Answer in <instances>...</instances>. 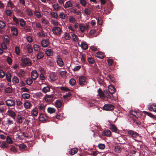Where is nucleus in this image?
Segmentation results:
<instances>
[{"instance_id":"nucleus-47","label":"nucleus","mask_w":156,"mask_h":156,"mask_svg":"<svg viewBox=\"0 0 156 156\" xmlns=\"http://www.w3.org/2000/svg\"><path fill=\"white\" fill-rule=\"evenodd\" d=\"M19 22L20 25L22 27H23L25 26L26 23L25 21L23 19H20L19 20Z\"/></svg>"},{"instance_id":"nucleus-15","label":"nucleus","mask_w":156,"mask_h":156,"mask_svg":"<svg viewBox=\"0 0 156 156\" xmlns=\"http://www.w3.org/2000/svg\"><path fill=\"white\" fill-rule=\"evenodd\" d=\"M52 7L55 11H59L61 9V6H60L59 4L57 3L54 4L52 5Z\"/></svg>"},{"instance_id":"nucleus-7","label":"nucleus","mask_w":156,"mask_h":156,"mask_svg":"<svg viewBox=\"0 0 156 156\" xmlns=\"http://www.w3.org/2000/svg\"><path fill=\"white\" fill-rule=\"evenodd\" d=\"M114 106L111 104H105L103 107V109L106 111H111L114 109Z\"/></svg>"},{"instance_id":"nucleus-64","label":"nucleus","mask_w":156,"mask_h":156,"mask_svg":"<svg viewBox=\"0 0 156 156\" xmlns=\"http://www.w3.org/2000/svg\"><path fill=\"white\" fill-rule=\"evenodd\" d=\"M84 13L86 15L89 16L90 14V11L87 9L86 8L84 10Z\"/></svg>"},{"instance_id":"nucleus-51","label":"nucleus","mask_w":156,"mask_h":156,"mask_svg":"<svg viewBox=\"0 0 156 156\" xmlns=\"http://www.w3.org/2000/svg\"><path fill=\"white\" fill-rule=\"evenodd\" d=\"M35 23V25L37 28H39V30H41L42 29V27L41 25V23L39 22H33V23Z\"/></svg>"},{"instance_id":"nucleus-63","label":"nucleus","mask_w":156,"mask_h":156,"mask_svg":"<svg viewBox=\"0 0 156 156\" xmlns=\"http://www.w3.org/2000/svg\"><path fill=\"white\" fill-rule=\"evenodd\" d=\"M130 113L136 118L138 117V113L136 111H131L130 112Z\"/></svg>"},{"instance_id":"nucleus-1","label":"nucleus","mask_w":156,"mask_h":156,"mask_svg":"<svg viewBox=\"0 0 156 156\" xmlns=\"http://www.w3.org/2000/svg\"><path fill=\"white\" fill-rule=\"evenodd\" d=\"M89 29V25L87 24L81 23L79 25V30L82 33L86 31H88Z\"/></svg>"},{"instance_id":"nucleus-14","label":"nucleus","mask_w":156,"mask_h":156,"mask_svg":"<svg viewBox=\"0 0 156 156\" xmlns=\"http://www.w3.org/2000/svg\"><path fill=\"white\" fill-rule=\"evenodd\" d=\"M73 6V4L72 2L69 1L66 2L64 5V7L65 9L72 7Z\"/></svg>"},{"instance_id":"nucleus-12","label":"nucleus","mask_w":156,"mask_h":156,"mask_svg":"<svg viewBox=\"0 0 156 156\" xmlns=\"http://www.w3.org/2000/svg\"><path fill=\"white\" fill-rule=\"evenodd\" d=\"M108 92L112 96L115 91V88L113 85H110L108 86Z\"/></svg>"},{"instance_id":"nucleus-2","label":"nucleus","mask_w":156,"mask_h":156,"mask_svg":"<svg viewBox=\"0 0 156 156\" xmlns=\"http://www.w3.org/2000/svg\"><path fill=\"white\" fill-rule=\"evenodd\" d=\"M53 33L55 35H59L61 34L62 28L59 27H55L52 28Z\"/></svg>"},{"instance_id":"nucleus-30","label":"nucleus","mask_w":156,"mask_h":156,"mask_svg":"<svg viewBox=\"0 0 156 156\" xmlns=\"http://www.w3.org/2000/svg\"><path fill=\"white\" fill-rule=\"evenodd\" d=\"M34 50L35 51L39 52L41 50L40 46L38 44H34L33 45Z\"/></svg>"},{"instance_id":"nucleus-60","label":"nucleus","mask_w":156,"mask_h":156,"mask_svg":"<svg viewBox=\"0 0 156 156\" xmlns=\"http://www.w3.org/2000/svg\"><path fill=\"white\" fill-rule=\"evenodd\" d=\"M61 90L63 91H68L70 90V89L65 87H60Z\"/></svg>"},{"instance_id":"nucleus-36","label":"nucleus","mask_w":156,"mask_h":156,"mask_svg":"<svg viewBox=\"0 0 156 156\" xmlns=\"http://www.w3.org/2000/svg\"><path fill=\"white\" fill-rule=\"evenodd\" d=\"M39 30L40 31L37 33V36L39 37H42L45 36V34L42 29Z\"/></svg>"},{"instance_id":"nucleus-52","label":"nucleus","mask_w":156,"mask_h":156,"mask_svg":"<svg viewBox=\"0 0 156 156\" xmlns=\"http://www.w3.org/2000/svg\"><path fill=\"white\" fill-rule=\"evenodd\" d=\"M6 141L7 143L9 144H11L13 143L12 140L10 136H8L6 137Z\"/></svg>"},{"instance_id":"nucleus-42","label":"nucleus","mask_w":156,"mask_h":156,"mask_svg":"<svg viewBox=\"0 0 156 156\" xmlns=\"http://www.w3.org/2000/svg\"><path fill=\"white\" fill-rule=\"evenodd\" d=\"M50 87H49L47 86L43 87L42 90L44 93H46L50 91Z\"/></svg>"},{"instance_id":"nucleus-26","label":"nucleus","mask_w":156,"mask_h":156,"mask_svg":"<svg viewBox=\"0 0 156 156\" xmlns=\"http://www.w3.org/2000/svg\"><path fill=\"white\" fill-rule=\"evenodd\" d=\"M34 14L35 16L37 18H39L41 17V15L39 11L35 10L34 11Z\"/></svg>"},{"instance_id":"nucleus-16","label":"nucleus","mask_w":156,"mask_h":156,"mask_svg":"<svg viewBox=\"0 0 156 156\" xmlns=\"http://www.w3.org/2000/svg\"><path fill=\"white\" fill-rule=\"evenodd\" d=\"M25 12L27 15L31 17L33 16V13L32 10L29 8H27L26 9Z\"/></svg>"},{"instance_id":"nucleus-44","label":"nucleus","mask_w":156,"mask_h":156,"mask_svg":"<svg viewBox=\"0 0 156 156\" xmlns=\"http://www.w3.org/2000/svg\"><path fill=\"white\" fill-rule=\"evenodd\" d=\"M46 105L42 103L39 105V109L41 110H44L46 107Z\"/></svg>"},{"instance_id":"nucleus-61","label":"nucleus","mask_w":156,"mask_h":156,"mask_svg":"<svg viewBox=\"0 0 156 156\" xmlns=\"http://www.w3.org/2000/svg\"><path fill=\"white\" fill-rule=\"evenodd\" d=\"M143 112H144V113H146V114H147L151 118H155V116L154 115H153L152 113H151L145 111H143Z\"/></svg>"},{"instance_id":"nucleus-48","label":"nucleus","mask_w":156,"mask_h":156,"mask_svg":"<svg viewBox=\"0 0 156 156\" xmlns=\"http://www.w3.org/2000/svg\"><path fill=\"white\" fill-rule=\"evenodd\" d=\"M51 16L54 18L57 19L58 17L57 13L55 12H51Z\"/></svg>"},{"instance_id":"nucleus-41","label":"nucleus","mask_w":156,"mask_h":156,"mask_svg":"<svg viewBox=\"0 0 156 156\" xmlns=\"http://www.w3.org/2000/svg\"><path fill=\"white\" fill-rule=\"evenodd\" d=\"M24 107L27 109H28L30 108L32 105L29 102H25L24 103Z\"/></svg>"},{"instance_id":"nucleus-57","label":"nucleus","mask_w":156,"mask_h":156,"mask_svg":"<svg viewBox=\"0 0 156 156\" xmlns=\"http://www.w3.org/2000/svg\"><path fill=\"white\" fill-rule=\"evenodd\" d=\"M6 61L8 64L9 65H11L12 63V60L11 58L7 56L6 59Z\"/></svg>"},{"instance_id":"nucleus-38","label":"nucleus","mask_w":156,"mask_h":156,"mask_svg":"<svg viewBox=\"0 0 156 156\" xmlns=\"http://www.w3.org/2000/svg\"><path fill=\"white\" fill-rule=\"evenodd\" d=\"M50 22L53 26H57L59 24L58 22L55 20L52 19L51 20Z\"/></svg>"},{"instance_id":"nucleus-33","label":"nucleus","mask_w":156,"mask_h":156,"mask_svg":"<svg viewBox=\"0 0 156 156\" xmlns=\"http://www.w3.org/2000/svg\"><path fill=\"white\" fill-rule=\"evenodd\" d=\"M31 113L33 116H36L38 115V112L37 109L35 108L32 110Z\"/></svg>"},{"instance_id":"nucleus-20","label":"nucleus","mask_w":156,"mask_h":156,"mask_svg":"<svg viewBox=\"0 0 156 156\" xmlns=\"http://www.w3.org/2000/svg\"><path fill=\"white\" fill-rule=\"evenodd\" d=\"M148 109L150 111H153L156 112V105L153 104L149 106L148 107Z\"/></svg>"},{"instance_id":"nucleus-17","label":"nucleus","mask_w":156,"mask_h":156,"mask_svg":"<svg viewBox=\"0 0 156 156\" xmlns=\"http://www.w3.org/2000/svg\"><path fill=\"white\" fill-rule=\"evenodd\" d=\"M47 117L45 115L42 114H40L39 117V119L40 121H45L47 120Z\"/></svg>"},{"instance_id":"nucleus-46","label":"nucleus","mask_w":156,"mask_h":156,"mask_svg":"<svg viewBox=\"0 0 156 156\" xmlns=\"http://www.w3.org/2000/svg\"><path fill=\"white\" fill-rule=\"evenodd\" d=\"M22 97L24 99H27L30 98V95L27 93H24L22 94Z\"/></svg>"},{"instance_id":"nucleus-45","label":"nucleus","mask_w":156,"mask_h":156,"mask_svg":"<svg viewBox=\"0 0 156 156\" xmlns=\"http://www.w3.org/2000/svg\"><path fill=\"white\" fill-rule=\"evenodd\" d=\"M6 26L5 23L3 21L0 20V28L4 29Z\"/></svg>"},{"instance_id":"nucleus-34","label":"nucleus","mask_w":156,"mask_h":156,"mask_svg":"<svg viewBox=\"0 0 156 156\" xmlns=\"http://www.w3.org/2000/svg\"><path fill=\"white\" fill-rule=\"evenodd\" d=\"M44 52L39 51L37 56V57L38 59H41L44 56Z\"/></svg>"},{"instance_id":"nucleus-22","label":"nucleus","mask_w":156,"mask_h":156,"mask_svg":"<svg viewBox=\"0 0 156 156\" xmlns=\"http://www.w3.org/2000/svg\"><path fill=\"white\" fill-rule=\"evenodd\" d=\"M72 38V40L74 42H78L79 40V38L74 33H73L71 34V36Z\"/></svg>"},{"instance_id":"nucleus-5","label":"nucleus","mask_w":156,"mask_h":156,"mask_svg":"<svg viewBox=\"0 0 156 156\" xmlns=\"http://www.w3.org/2000/svg\"><path fill=\"white\" fill-rule=\"evenodd\" d=\"M56 61L57 65L61 67L64 66L63 61L60 55H57L56 56Z\"/></svg>"},{"instance_id":"nucleus-23","label":"nucleus","mask_w":156,"mask_h":156,"mask_svg":"<svg viewBox=\"0 0 156 156\" xmlns=\"http://www.w3.org/2000/svg\"><path fill=\"white\" fill-rule=\"evenodd\" d=\"M70 12L76 14L77 15H80L81 12L80 11H77L76 9L74 8H71L70 9Z\"/></svg>"},{"instance_id":"nucleus-10","label":"nucleus","mask_w":156,"mask_h":156,"mask_svg":"<svg viewBox=\"0 0 156 156\" xmlns=\"http://www.w3.org/2000/svg\"><path fill=\"white\" fill-rule=\"evenodd\" d=\"M62 38L65 40H69L71 39V36L70 34L67 32H65L64 33Z\"/></svg>"},{"instance_id":"nucleus-6","label":"nucleus","mask_w":156,"mask_h":156,"mask_svg":"<svg viewBox=\"0 0 156 156\" xmlns=\"http://www.w3.org/2000/svg\"><path fill=\"white\" fill-rule=\"evenodd\" d=\"M128 133L133 138L140 137L139 134L138 133L132 130H128Z\"/></svg>"},{"instance_id":"nucleus-27","label":"nucleus","mask_w":156,"mask_h":156,"mask_svg":"<svg viewBox=\"0 0 156 156\" xmlns=\"http://www.w3.org/2000/svg\"><path fill=\"white\" fill-rule=\"evenodd\" d=\"M102 135H105L108 136H109L111 135V132L109 130H105L102 133Z\"/></svg>"},{"instance_id":"nucleus-8","label":"nucleus","mask_w":156,"mask_h":156,"mask_svg":"<svg viewBox=\"0 0 156 156\" xmlns=\"http://www.w3.org/2000/svg\"><path fill=\"white\" fill-rule=\"evenodd\" d=\"M17 75L20 78H23L25 76L26 73L23 69H21L16 73Z\"/></svg>"},{"instance_id":"nucleus-54","label":"nucleus","mask_w":156,"mask_h":156,"mask_svg":"<svg viewBox=\"0 0 156 156\" xmlns=\"http://www.w3.org/2000/svg\"><path fill=\"white\" fill-rule=\"evenodd\" d=\"M76 83V80L74 78H71L69 81V83L71 86L74 85Z\"/></svg>"},{"instance_id":"nucleus-62","label":"nucleus","mask_w":156,"mask_h":156,"mask_svg":"<svg viewBox=\"0 0 156 156\" xmlns=\"http://www.w3.org/2000/svg\"><path fill=\"white\" fill-rule=\"evenodd\" d=\"M6 76L7 80L9 82H11V74L10 73L6 74Z\"/></svg>"},{"instance_id":"nucleus-19","label":"nucleus","mask_w":156,"mask_h":156,"mask_svg":"<svg viewBox=\"0 0 156 156\" xmlns=\"http://www.w3.org/2000/svg\"><path fill=\"white\" fill-rule=\"evenodd\" d=\"M7 114L14 119L15 118L16 116V114L15 112L11 110H8L7 112Z\"/></svg>"},{"instance_id":"nucleus-56","label":"nucleus","mask_w":156,"mask_h":156,"mask_svg":"<svg viewBox=\"0 0 156 156\" xmlns=\"http://www.w3.org/2000/svg\"><path fill=\"white\" fill-rule=\"evenodd\" d=\"M19 81V79L17 76H15L12 78V82L13 83H18Z\"/></svg>"},{"instance_id":"nucleus-25","label":"nucleus","mask_w":156,"mask_h":156,"mask_svg":"<svg viewBox=\"0 0 156 156\" xmlns=\"http://www.w3.org/2000/svg\"><path fill=\"white\" fill-rule=\"evenodd\" d=\"M41 44L43 47H46L48 45L49 42L47 40L44 39L41 41Z\"/></svg>"},{"instance_id":"nucleus-24","label":"nucleus","mask_w":156,"mask_h":156,"mask_svg":"<svg viewBox=\"0 0 156 156\" xmlns=\"http://www.w3.org/2000/svg\"><path fill=\"white\" fill-rule=\"evenodd\" d=\"M80 47L84 50H87L88 48V45L85 42H82L80 44Z\"/></svg>"},{"instance_id":"nucleus-43","label":"nucleus","mask_w":156,"mask_h":156,"mask_svg":"<svg viewBox=\"0 0 156 156\" xmlns=\"http://www.w3.org/2000/svg\"><path fill=\"white\" fill-rule=\"evenodd\" d=\"M76 20L75 18L73 16H70L69 19V22L72 23H74Z\"/></svg>"},{"instance_id":"nucleus-3","label":"nucleus","mask_w":156,"mask_h":156,"mask_svg":"<svg viewBox=\"0 0 156 156\" xmlns=\"http://www.w3.org/2000/svg\"><path fill=\"white\" fill-rule=\"evenodd\" d=\"M79 84L81 86L87 84V78L84 76H81L79 77Z\"/></svg>"},{"instance_id":"nucleus-39","label":"nucleus","mask_w":156,"mask_h":156,"mask_svg":"<svg viewBox=\"0 0 156 156\" xmlns=\"http://www.w3.org/2000/svg\"><path fill=\"white\" fill-rule=\"evenodd\" d=\"M53 54V51L51 49H47L46 51V54L47 56H51Z\"/></svg>"},{"instance_id":"nucleus-28","label":"nucleus","mask_w":156,"mask_h":156,"mask_svg":"<svg viewBox=\"0 0 156 156\" xmlns=\"http://www.w3.org/2000/svg\"><path fill=\"white\" fill-rule=\"evenodd\" d=\"M98 94L101 98L104 99V91H102L100 89H99L98 90Z\"/></svg>"},{"instance_id":"nucleus-50","label":"nucleus","mask_w":156,"mask_h":156,"mask_svg":"<svg viewBox=\"0 0 156 156\" xmlns=\"http://www.w3.org/2000/svg\"><path fill=\"white\" fill-rule=\"evenodd\" d=\"M24 117L22 116H19L17 118V122L20 123L21 124L22 123L23 121L24 120Z\"/></svg>"},{"instance_id":"nucleus-11","label":"nucleus","mask_w":156,"mask_h":156,"mask_svg":"<svg viewBox=\"0 0 156 156\" xmlns=\"http://www.w3.org/2000/svg\"><path fill=\"white\" fill-rule=\"evenodd\" d=\"M53 96L52 94L46 95L44 98V99L47 102H50L53 99Z\"/></svg>"},{"instance_id":"nucleus-58","label":"nucleus","mask_w":156,"mask_h":156,"mask_svg":"<svg viewBox=\"0 0 156 156\" xmlns=\"http://www.w3.org/2000/svg\"><path fill=\"white\" fill-rule=\"evenodd\" d=\"M26 82L27 85H30L32 83L33 81L30 78H28L26 80Z\"/></svg>"},{"instance_id":"nucleus-13","label":"nucleus","mask_w":156,"mask_h":156,"mask_svg":"<svg viewBox=\"0 0 156 156\" xmlns=\"http://www.w3.org/2000/svg\"><path fill=\"white\" fill-rule=\"evenodd\" d=\"M31 76L33 79L36 80L38 77V74L37 71L34 70L32 71L31 73Z\"/></svg>"},{"instance_id":"nucleus-59","label":"nucleus","mask_w":156,"mask_h":156,"mask_svg":"<svg viewBox=\"0 0 156 156\" xmlns=\"http://www.w3.org/2000/svg\"><path fill=\"white\" fill-rule=\"evenodd\" d=\"M6 107L5 105L0 107V112L2 113L6 111Z\"/></svg>"},{"instance_id":"nucleus-29","label":"nucleus","mask_w":156,"mask_h":156,"mask_svg":"<svg viewBox=\"0 0 156 156\" xmlns=\"http://www.w3.org/2000/svg\"><path fill=\"white\" fill-rule=\"evenodd\" d=\"M27 51L29 53H31L33 51L32 47L30 44H28L27 45Z\"/></svg>"},{"instance_id":"nucleus-40","label":"nucleus","mask_w":156,"mask_h":156,"mask_svg":"<svg viewBox=\"0 0 156 156\" xmlns=\"http://www.w3.org/2000/svg\"><path fill=\"white\" fill-rule=\"evenodd\" d=\"M110 128L113 132H116L117 130V127L113 124H111L110 125Z\"/></svg>"},{"instance_id":"nucleus-31","label":"nucleus","mask_w":156,"mask_h":156,"mask_svg":"<svg viewBox=\"0 0 156 156\" xmlns=\"http://www.w3.org/2000/svg\"><path fill=\"white\" fill-rule=\"evenodd\" d=\"M95 56L100 58H102L104 57V54L101 52H98L96 53Z\"/></svg>"},{"instance_id":"nucleus-55","label":"nucleus","mask_w":156,"mask_h":156,"mask_svg":"<svg viewBox=\"0 0 156 156\" xmlns=\"http://www.w3.org/2000/svg\"><path fill=\"white\" fill-rule=\"evenodd\" d=\"M13 123V120H10V119H8L6 122V125L9 126L10 125H12Z\"/></svg>"},{"instance_id":"nucleus-18","label":"nucleus","mask_w":156,"mask_h":156,"mask_svg":"<svg viewBox=\"0 0 156 156\" xmlns=\"http://www.w3.org/2000/svg\"><path fill=\"white\" fill-rule=\"evenodd\" d=\"M11 31L12 34L13 35L17 36L18 34V31L17 29L14 27H11Z\"/></svg>"},{"instance_id":"nucleus-32","label":"nucleus","mask_w":156,"mask_h":156,"mask_svg":"<svg viewBox=\"0 0 156 156\" xmlns=\"http://www.w3.org/2000/svg\"><path fill=\"white\" fill-rule=\"evenodd\" d=\"M55 106L57 108H60L62 105V102L60 100H57L55 102Z\"/></svg>"},{"instance_id":"nucleus-21","label":"nucleus","mask_w":156,"mask_h":156,"mask_svg":"<svg viewBox=\"0 0 156 156\" xmlns=\"http://www.w3.org/2000/svg\"><path fill=\"white\" fill-rule=\"evenodd\" d=\"M108 91L106 90H104V98L105 97H106L107 98L112 99V96L110 95Z\"/></svg>"},{"instance_id":"nucleus-4","label":"nucleus","mask_w":156,"mask_h":156,"mask_svg":"<svg viewBox=\"0 0 156 156\" xmlns=\"http://www.w3.org/2000/svg\"><path fill=\"white\" fill-rule=\"evenodd\" d=\"M21 60V65L23 66H25L26 65L30 66L31 64L30 60L28 58L22 57Z\"/></svg>"},{"instance_id":"nucleus-53","label":"nucleus","mask_w":156,"mask_h":156,"mask_svg":"<svg viewBox=\"0 0 156 156\" xmlns=\"http://www.w3.org/2000/svg\"><path fill=\"white\" fill-rule=\"evenodd\" d=\"M121 149L119 146H115V147L114 151L117 153H120L121 152Z\"/></svg>"},{"instance_id":"nucleus-35","label":"nucleus","mask_w":156,"mask_h":156,"mask_svg":"<svg viewBox=\"0 0 156 156\" xmlns=\"http://www.w3.org/2000/svg\"><path fill=\"white\" fill-rule=\"evenodd\" d=\"M78 151L76 148H74L69 151V153L73 155L76 154Z\"/></svg>"},{"instance_id":"nucleus-49","label":"nucleus","mask_w":156,"mask_h":156,"mask_svg":"<svg viewBox=\"0 0 156 156\" xmlns=\"http://www.w3.org/2000/svg\"><path fill=\"white\" fill-rule=\"evenodd\" d=\"M59 17L62 20L65 19L66 18V15L63 12H61L59 13Z\"/></svg>"},{"instance_id":"nucleus-9","label":"nucleus","mask_w":156,"mask_h":156,"mask_svg":"<svg viewBox=\"0 0 156 156\" xmlns=\"http://www.w3.org/2000/svg\"><path fill=\"white\" fill-rule=\"evenodd\" d=\"M6 105L9 107L14 106L15 105V101L12 99H8L5 101Z\"/></svg>"},{"instance_id":"nucleus-37","label":"nucleus","mask_w":156,"mask_h":156,"mask_svg":"<svg viewBox=\"0 0 156 156\" xmlns=\"http://www.w3.org/2000/svg\"><path fill=\"white\" fill-rule=\"evenodd\" d=\"M47 111L48 113L50 114H52L55 112V108H53L48 107L47 108Z\"/></svg>"}]
</instances>
